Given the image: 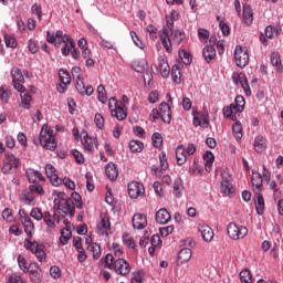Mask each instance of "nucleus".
<instances>
[{
    "instance_id": "0e129e2a",
    "label": "nucleus",
    "mask_w": 283,
    "mask_h": 283,
    "mask_svg": "<svg viewBox=\"0 0 283 283\" xmlns=\"http://www.w3.org/2000/svg\"><path fill=\"white\" fill-rule=\"evenodd\" d=\"M182 184L180 181H175L174 182V193L176 196V198H180L182 196Z\"/></svg>"
},
{
    "instance_id": "de8ad7c7",
    "label": "nucleus",
    "mask_w": 283,
    "mask_h": 283,
    "mask_svg": "<svg viewBox=\"0 0 283 283\" xmlns=\"http://www.w3.org/2000/svg\"><path fill=\"white\" fill-rule=\"evenodd\" d=\"M29 189H31V192L33 193L34 198H36V196H45V190L41 185H31L29 186Z\"/></svg>"
},
{
    "instance_id": "ea45409f",
    "label": "nucleus",
    "mask_w": 283,
    "mask_h": 283,
    "mask_svg": "<svg viewBox=\"0 0 283 283\" xmlns=\"http://www.w3.org/2000/svg\"><path fill=\"white\" fill-rule=\"evenodd\" d=\"M271 64L273 65V67L276 69L277 72L282 73L283 66H282V60L280 59L279 53L271 54Z\"/></svg>"
},
{
    "instance_id": "473e14b6",
    "label": "nucleus",
    "mask_w": 283,
    "mask_h": 283,
    "mask_svg": "<svg viewBox=\"0 0 283 283\" xmlns=\"http://www.w3.org/2000/svg\"><path fill=\"white\" fill-rule=\"evenodd\" d=\"M180 65L175 64L170 72L171 78L177 85H180L182 83V74L180 73Z\"/></svg>"
},
{
    "instance_id": "bf43d9fd",
    "label": "nucleus",
    "mask_w": 283,
    "mask_h": 283,
    "mask_svg": "<svg viewBox=\"0 0 283 283\" xmlns=\"http://www.w3.org/2000/svg\"><path fill=\"white\" fill-rule=\"evenodd\" d=\"M232 132L235 138H242V124L240 122L234 123L232 126Z\"/></svg>"
},
{
    "instance_id": "6ab92c4d",
    "label": "nucleus",
    "mask_w": 283,
    "mask_h": 283,
    "mask_svg": "<svg viewBox=\"0 0 283 283\" xmlns=\"http://www.w3.org/2000/svg\"><path fill=\"white\" fill-rule=\"evenodd\" d=\"M25 176L29 182H32L33 185H36L40 181H45V177H43L39 170H34L32 168L27 169Z\"/></svg>"
},
{
    "instance_id": "393cba45",
    "label": "nucleus",
    "mask_w": 283,
    "mask_h": 283,
    "mask_svg": "<svg viewBox=\"0 0 283 283\" xmlns=\"http://www.w3.org/2000/svg\"><path fill=\"white\" fill-rule=\"evenodd\" d=\"M176 160H177V165H179V167H181V165H185V163H187V150H186L185 146L180 145L177 147Z\"/></svg>"
},
{
    "instance_id": "69168bd1",
    "label": "nucleus",
    "mask_w": 283,
    "mask_h": 283,
    "mask_svg": "<svg viewBox=\"0 0 283 283\" xmlns=\"http://www.w3.org/2000/svg\"><path fill=\"white\" fill-rule=\"evenodd\" d=\"M4 43H6L7 48H17V39H14V36L6 34Z\"/></svg>"
},
{
    "instance_id": "20e7f679",
    "label": "nucleus",
    "mask_w": 283,
    "mask_h": 283,
    "mask_svg": "<svg viewBox=\"0 0 283 283\" xmlns=\"http://www.w3.org/2000/svg\"><path fill=\"white\" fill-rule=\"evenodd\" d=\"M24 248L28 251H31L33 255L39 260V262H45L46 260V254L45 251H43V245L39 244L36 241H30L28 239L24 240Z\"/></svg>"
},
{
    "instance_id": "72a5a7b5",
    "label": "nucleus",
    "mask_w": 283,
    "mask_h": 283,
    "mask_svg": "<svg viewBox=\"0 0 283 283\" xmlns=\"http://www.w3.org/2000/svg\"><path fill=\"white\" fill-rule=\"evenodd\" d=\"M114 255L106 254L105 258L99 260V266H103L104 269H109L111 271L114 270Z\"/></svg>"
},
{
    "instance_id": "c9c22d12",
    "label": "nucleus",
    "mask_w": 283,
    "mask_h": 283,
    "mask_svg": "<svg viewBox=\"0 0 283 283\" xmlns=\"http://www.w3.org/2000/svg\"><path fill=\"white\" fill-rule=\"evenodd\" d=\"M214 160H216V156H213V153L206 151V154L203 155V163H205L206 171H211Z\"/></svg>"
},
{
    "instance_id": "864d4df0",
    "label": "nucleus",
    "mask_w": 283,
    "mask_h": 283,
    "mask_svg": "<svg viewBox=\"0 0 283 283\" xmlns=\"http://www.w3.org/2000/svg\"><path fill=\"white\" fill-rule=\"evenodd\" d=\"M2 219L6 222H14V214H12V209L7 208L2 211Z\"/></svg>"
},
{
    "instance_id": "c756f323",
    "label": "nucleus",
    "mask_w": 283,
    "mask_h": 283,
    "mask_svg": "<svg viewBox=\"0 0 283 283\" xmlns=\"http://www.w3.org/2000/svg\"><path fill=\"white\" fill-rule=\"evenodd\" d=\"M191 260V249L184 248L178 253V263L179 264H187Z\"/></svg>"
},
{
    "instance_id": "7c9ffc66",
    "label": "nucleus",
    "mask_w": 283,
    "mask_h": 283,
    "mask_svg": "<svg viewBox=\"0 0 283 283\" xmlns=\"http://www.w3.org/2000/svg\"><path fill=\"white\" fill-rule=\"evenodd\" d=\"M243 22L245 25L253 23V10H251V6L249 4H243Z\"/></svg>"
},
{
    "instance_id": "a18cd8bd",
    "label": "nucleus",
    "mask_w": 283,
    "mask_h": 283,
    "mask_svg": "<svg viewBox=\"0 0 283 283\" xmlns=\"http://www.w3.org/2000/svg\"><path fill=\"white\" fill-rule=\"evenodd\" d=\"M97 98L99 101V103H107V91L105 90V86L104 85H99L97 87Z\"/></svg>"
},
{
    "instance_id": "a878e982",
    "label": "nucleus",
    "mask_w": 283,
    "mask_h": 283,
    "mask_svg": "<svg viewBox=\"0 0 283 283\" xmlns=\"http://www.w3.org/2000/svg\"><path fill=\"white\" fill-rule=\"evenodd\" d=\"M266 149V138L262 135H259L254 139V151L256 154H262Z\"/></svg>"
},
{
    "instance_id": "cd10ccee",
    "label": "nucleus",
    "mask_w": 283,
    "mask_h": 283,
    "mask_svg": "<svg viewBox=\"0 0 283 283\" xmlns=\"http://www.w3.org/2000/svg\"><path fill=\"white\" fill-rule=\"evenodd\" d=\"M35 199H36V197H34V195L30 188L22 190V192L20 195V200H21V202H24V205H32V201Z\"/></svg>"
},
{
    "instance_id": "2f4dec72",
    "label": "nucleus",
    "mask_w": 283,
    "mask_h": 283,
    "mask_svg": "<svg viewBox=\"0 0 283 283\" xmlns=\"http://www.w3.org/2000/svg\"><path fill=\"white\" fill-rule=\"evenodd\" d=\"M21 224L24 227V233L28 235V238H32V234L34 233V222H32V219L25 218L21 221Z\"/></svg>"
},
{
    "instance_id": "8fccbe9b",
    "label": "nucleus",
    "mask_w": 283,
    "mask_h": 283,
    "mask_svg": "<svg viewBox=\"0 0 283 283\" xmlns=\"http://www.w3.org/2000/svg\"><path fill=\"white\" fill-rule=\"evenodd\" d=\"M240 280L242 283H253V279L251 276V271L242 270L240 272Z\"/></svg>"
},
{
    "instance_id": "a19ab883",
    "label": "nucleus",
    "mask_w": 283,
    "mask_h": 283,
    "mask_svg": "<svg viewBox=\"0 0 283 283\" xmlns=\"http://www.w3.org/2000/svg\"><path fill=\"white\" fill-rule=\"evenodd\" d=\"M87 251H90V253H93V260H99V258H101V245H98V243L88 244Z\"/></svg>"
},
{
    "instance_id": "603ef678",
    "label": "nucleus",
    "mask_w": 283,
    "mask_h": 283,
    "mask_svg": "<svg viewBox=\"0 0 283 283\" xmlns=\"http://www.w3.org/2000/svg\"><path fill=\"white\" fill-rule=\"evenodd\" d=\"M18 264L23 273H28L30 271V266H28V261L23 255L18 256Z\"/></svg>"
},
{
    "instance_id": "4c0bfd02",
    "label": "nucleus",
    "mask_w": 283,
    "mask_h": 283,
    "mask_svg": "<svg viewBox=\"0 0 283 283\" xmlns=\"http://www.w3.org/2000/svg\"><path fill=\"white\" fill-rule=\"evenodd\" d=\"M128 147L133 154H140L145 149V145L140 140H130Z\"/></svg>"
},
{
    "instance_id": "c85d7f7f",
    "label": "nucleus",
    "mask_w": 283,
    "mask_h": 283,
    "mask_svg": "<svg viewBox=\"0 0 283 283\" xmlns=\"http://www.w3.org/2000/svg\"><path fill=\"white\" fill-rule=\"evenodd\" d=\"M111 114L117 118V120H125V118H127V112L125 111L124 104L116 106Z\"/></svg>"
},
{
    "instance_id": "9b49d317",
    "label": "nucleus",
    "mask_w": 283,
    "mask_h": 283,
    "mask_svg": "<svg viewBox=\"0 0 283 283\" xmlns=\"http://www.w3.org/2000/svg\"><path fill=\"white\" fill-rule=\"evenodd\" d=\"M143 193H145V186H143V184L137 181L128 184V195L130 198H139V196H143Z\"/></svg>"
},
{
    "instance_id": "2eb2a0df",
    "label": "nucleus",
    "mask_w": 283,
    "mask_h": 283,
    "mask_svg": "<svg viewBox=\"0 0 283 283\" xmlns=\"http://www.w3.org/2000/svg\"><path fill=\"white\" fill-rule=\"evenodd\" d=\"M156 69L160 72L163 78H169L171 69L169 67V63L167 62V59L163 56L158 57Z\"/></svg>"
},
{
    "instance_id": "37998d69",
    "label": "nucleus",
    "mask_w": 283,
    "mask_h": 283,
    "mask_svg": "<svg viewBox=\"0 0 283 283\" xmlns=\"http://www.w3.org/2000/svg\"><path fill=\"white\" fill-rule=\"evenodd\" d=\"M43 222L46 224L48 229H55L56 222H54V219L52 214L49 211L44 212V216L42 218Z\"/></svg>"
},
{
    "instance_id": "a211bd4d",
    "label": "nucleus",
    "mask_w": 283,
    "mask_h": 283,
    "mask_svg": "<svg viewBox=\"0 0 283 283\" xmlns=\"http://www.w3.org/2000/svg\"><path fill=\"white\" fill-rule=\"evenodd\" d=\"M83 134L82 145L85 151H94V147H98V139L90 137L86 132Z\"/></svg>"
},
{
    "instance_id": "b1692460",
    "label": "nucleus",
    "mask_w": 283,
    "mask_h": 283,
    "mask_svg": "<svg viewBox=\"0 0 283 283\" xmlns=\"http://www.w3.org/2000/svg\"><path fill=\"white\" fill-rule=\"evenodd\" d=\"M235 114H240V111H238L235 104H230L229 106L223 107V115L226 118L238 120V116Z\"/></svg>"
},
{
    "instance_id": "6e6d98bb",
    "label": "nucleus",
    "mask_w": 283,
    "mask_h": 283,
    "mask_svg": "<svg viewBox=\"0 0 283 283\" xmlns=\"http://www.w3.org/2000/svg\"><path fill=\"white\" fill-rule=\"evenodd\" d=\"M60 39H61V41L55 43V48H59V45H61V43L70 44L71 48H74V40H72V38H70V35L64 34Z\"/></svg>"
},
{
    "instance_id": "7ed1b4c3",
    "label": "nucleus",
    "mask_w": 283,
    "mask_h": 283,
    "mask_svg": "<svg viewBox=\"0 0 283 283\" xmlns=\"http://www.w3.org/2000/svg\"><path fill=\"white\" fill-rule=\"evenodd\" d=\"M170 32H174V18H167V25L164 27L159 33V39L166 52H171V39H169Z\"/></svg>"
},
{
    "instance_id": "f257e3e1",
    "label": "nucleus",
    "mask_w": 283,
    "mask_h": 283,
    "mask_svg": "<svg viewBox=\"0 0 283 283\" xmlns=\"http://www.w3.org/2000/svg\"><path fill=\"white\" fill-rule=\"evenodd\" d=\"M39 143L44 149L49 151H54L56 149V137L54 136V130L44 124L40 132Z\"/></svg>"
},
{
    "instance_id": "dca6fc26",
    "label": "nucleus",
    "mask_w": 283,
    "mask_h": 283,
    "mask_svg": "<svg viewBox=\"0 0 283 283\" xmlns=\"http://www.w3.org/2000/svg\"><path fill=\"white\" fill-rule=\"evenodd\" d=\"M252 187L254 193H262L264 191L262 175L258 171H252Z\"/></svg>"
},
{
    "instance_id": "c03bdc74",
    "label": "nucleus",
    "mask_w": 283,
    "mask_h": 283,
    "mask_svg": "<svg viewBox=\"0 0 283 283\" xmlns=\"http://www.w3.org/2000/svg\"><path fill=\"white\" fill-rule=\"evenodd\" d=\"M59 76L63 85H70V83H72V76H70V73L67 71L60 70Z\"/></svg>"
},
{
    "instance_id": "4d7b16f0",
    "label": "nucleus",
    "mask_w": 283,
    "mask_h": 283,
    "mask_svg": "<svg viewBox=\"0 0 283 283\" xmlns=\"http://www.w3.org/2000/svg\"><path fill=\"white\" fill-rule=\"evenodd\" d=\"M28 50L31 54H36V52H39V42H36V40L30 39L28 42Z\"/></svg>"
},
{
    "instance_id": "5fc2aeb1",
    "label": "nucleus",
    "mask_w": 283,
    "mask_h": 283,
    "mask_svg": "<svg viewBox=\"0 0 283 283\" xmlns=\"http://www.w3.org/2000/svg\"><path fill=\"white\" fill-rule=\"evenodd\" d=\"M94 123L98 129H103L105 127V118L101 113L95 114Z\"/></svg>"
},
{
    "instance_id": "f8f14e48",
    "label": "nucleus",
    "mask_w": 283,
    "mask_h": 283,
    "mask_svg": "<svg viewBox=\"0 0 283 283\" xmlns=\"http://www.w3.org/2000/svg\"><path fill=\"white\" fill-rule=\"evenodd\" d=\"M45 174L50 180V182L53 185V187H59L63 182L61 178H59V175H56V168L52 166V164H48L45 166Z\"/></svg>"
},
{
    "instance_id": "412c9836",
    "label": "nucleus",
    "mask_w": 283,
    "mask_h": 283,
    "mask_svg": "<svg viewBox=\"0 0 283 283\" xmlns=\"http://www.w3.org/2000/svg\"><path fill=\"white\" fill-rule=\"evenodd\" d=\"M198 231L201 233V238L205 242H211L213 240V229L208 224H199Z\"/></svg>"
},
{
    "instance_id": "4468645a",
    "label": "nucleus",
    "mask_w": 283,
    "mask_h": 283,
    "mask_svg": "<svg viewBox=\"0 0 283 283\" xmlns=\"http://www.w3.org/2000/svg\"><path fill=\"white\" fill-rule=\"evenodd\" d=\"M159 114L163 123L167 125L171 123V106L168 103L161 102L159 104Z\"/></svg>"
},
{
    "instance_id": "09e8293b",
    "label": "nucleus",
    "mask_w": 283,
    "mask_h": 283,
    "mask_svg": "<svg viewBox=\"0 0 283 283\" xmlns=\"http://www.w3.org/2000/svg\"><path fill=\"white\" fill-rule=\"evenodd\" d=\"M70 238H72V230L63 229L60 237L61 244H66L67 242H70Z\"/></svg>"
},
{
    "instance_id": "e433bc0d",
    "label": "nucleus",
    "mask_w": 283,
    "mask_h": 283,
    "mask_svg": "<svg viewBox=\"0 0 283 283\" xmlns=\"http://www.w3.org/2000/svg\"><path fill=\"white\" fill-rule=\"evenodd\" d=\"M255 195V209H256V213L259 216H262L264 213V197L262 196L261 192L259 193H254Z\"/></svg>"
},
{
    "instance_id": "f03ea898",
    "label": "nucleus",
    "mask_w": 283,
    "mask_h": 283,
    "mask_svg": "<svg viewBox=\"0 0 283 283\" xmlns=\"http://www.w3.org/2000/svg\"><path fill=\"white\" fill-rule=\"evenodd\" d=\"M53 209L56 210L62 218H65V216H71V218H74L76 207L74 206V200H72V198L57 202L56 199H54Z\"/></svg>"
},
{
    "instance_id": "5701e85b",
    "label": "nucleus",
    "mask_w": 283,
    "mask_h": 283,
    "mask_svg": "<svg viewBox=\"0 0 283 283\" xmlns=\"http://www.w3.org/2000/svg\"><path fill=\"white\" fill-rule=\"evenodd\" d=\"M30 273V280L33 281L34 283H40L41 282V270H39V265L36 263H32L30 265V270L28 271Z\"/></svg>"
},
{
    "instance_id": "6e6552de",
    "label": "nucleus",
    "mask_w": 283,
    "mask_h": 283,
    "mask_svg": "<svg viewBox=\"0 0 283 283\" xmlns=\"http://www.w3.org/2000/svg\"><path fill=\"white\" fill-rule=\"evenodd\" d=\"M232 81L234 85H240L247 96H251V86H249V81L247 80V74L234 72L232 74Z\"/></svg>"
},
{
    "instance_id": "680f3d73",
    "label": "nucleus",
    "mask_w": 283,
    "mask_h": 283,
    "mask_svg": "<svg viewBox=\"0 0 283 283\" xmlns=\"http://www.w3.org/2000/svg\"><path fill=\"white\" fill-rule=\"evenodd\" d=\"M22 107L24 109H30V103H32V96L28 93H24L22 96Z\"/></svg>"
},
{
    "instance_id": "e2e57ef3",
    "label": "nucleus",
    "mask_w": 283,
    "mask_h": 283,
    "mask_svg": "<svg viewBox=\"0 0 283 283\" xmlns=\"http://www.w3.org/2000/svg\"><path fill=\"white\" fill-rule=\"evenodd\" d=\"M189 175L190 176H202V168L193 163L192 167L189 168Z\"/></svg>"
},
{
    "instance_id": "0eeeda50",
    "label": "nucleus",
    "mask_w": 283,
    "mask_h": 283,
    "mask_svg": "<svg viewBox=\"0 0 283 283\" xmlns=\"http://www.w3.org/2000/svg\"><path fill=\"white\" fill-rule=\"evenodd\" d=\"M19 165H21L20 159L10 153H7L3 160L2 174H10L12 169L19 168Z\"/></svg>"
},
{
    "instance_id": "338daca9",
    "label": "nucleus",
    "mask_w": 283,
    "mask_h": 283,
    "mask_svg": "<svg viewBox=\"0 0 283 283\" xmlns=\"http://www.w3.org/2000/svg\"><path fill=\"white\" fill-rule=\"evenodd\" d=\"M159 98H160V93H158V91H151L148 94V102L151 103L153 105L155 103H158Z\"/></svg>"
},
{
    "instance_id": "774afa93",
    "label": "nucleus",
    "mask_w": 283,
    "mask_h": 283,
    "mask_svg": "<svg viewBox=\"0 0 283 283\" xmlns=\"http://www.w3.org/2000/svg\"><path fill=\"white\" fill-rule=\"evenodd\" d=\"M7 283H25V281H23V277H21V275L13 273L9 276Z\"/></svg>"
},
{
    "instance_id": "1a4fd4ad",
    "label": "nucleus",
    "mask_w": 283,
    "mask_h": 283,
    "mask_svg": "<svg viewBox=\"0 0 283 283\" xmlns=\"http://www.w3.org/2000/svg\"><path fill=\"white\" fill-rule=\"evenodd\" d=\"M113 270L117 275H129L132 273V265L125 259H117L114 261Z\"/></svg>"
},
{
    "instance_id": "423d86ee",
    "label": "nucleus",
    "mask_w": 283,
    "mask_h": 283,
    "mask_svg": "<svg viewBox=\"0 0 283 283\" xmlns=\"http://www.w3.org/2000/svg\"><path fill=\"white\" fill-rule=\"evenodd\" d=\"M228 235L231 238V240H242L243 238H247L249 234V229L244 226L238 227V224L231 222L228 224Z\"/></svg>"
},
{
    "instance_id": "49530a36",
    "label": "nucleus",
    "mask_w": 283,
    "mask_h": 283,
    "mask_svg": "<svg viewBox=\"0 0 283 283\" xmlns=\"http://www.w3.org/2000/svg\"><path fill=\"white\" fill-rule=\"evenodd\" d=\"M179 57L184 65H191V62L193 61V57L187 51H179Z\"/></svg>"
},
{
    "instance_id": "79ce46f5",
    "label": "nucleus",
    "mask_w": 283,
    "mask_h": 283,
    "mask_svg": "<svg viewBox=\"0 0 283 283\" xmlns=\"http://www.w3.org/2000/svg\"><path fill=\"white\" fill-rule=\"evenodd\" d=\"M232 105H234L237 111H239V113L242 114V112H244V105H247V102L244 101V96L237 95L234 103H232Z\"/></svg>"
},
{
    "instance_id": "bb28decb",
    "label": "nucleus",
    "mask_w": 283,
    "mask_h": 283,
    "mask_svg": "<svg viewBox=\"0 0 283 283\" xmlns=\"http://www.w3.org/2000/svg\"><path fill=\"white\" fill-rule=\"evenodd\" d=\"M105 175L109 180H116V178H118V168L116 167V164L109 163L105 167Z\"/></svg>"
},
{
    "instance_id": "3c124183",
    "label": "nucleus",
    "mask_w": 283,
    "mask_h": 283,
    "mask_svg": "<svg viewBox=\"0 0 283 283\" xmlns=\"http://www.w3.org/2000/svg\"><path fill=\"white\" fill-rule=\"evenodd\" d=\"M44 212L41 210V208H33L31 210V218L33 220H36L38 222H41L43 220Z\"/></svg>"
},
{
    "instance_id": "f704fd0d",
    "label": "nucleus",
    "mask_w": 283,
    "mask_h": 283,
    "mask_svg": "<svg viewBox=\"0 0 283 283\" xmlns=\"http://www.w3.org/2000/svg\"><path fill=\"white\" fill-rule=\"evenodd\" d=\"M203 59L207 63H211L216 59V49L213 46H206L202 51Z\"/></svg>"
},
{
    "instance_id": "052dcab7",
    "label": "nucleus",
    "mask_w": 283,
    "mask_h": 283,
    "mask_svg": "<svg viewBox=\"0 0 283 283\" xmlns=\"http://www.w3.org/2000/svg\"><path fill=\"white\" fill-rule=\"evenodd\" d=\"M10 90L3 86L0 88V99L2 101V103H8V101H10Z\"/></svg>"
},
{
    "instance_id": "f3484780",
    "label": "nucleus",
    "mask_w": 283,
    "mask_h": 283,
    "mask_svg": "<svg viewBox=\"0 0 283 283\" xmlns=\"http://www.w3.org/2000/svg\"><path fill=\"white\" fill-rule=\"evenodd\" d=\"M133 229L143 230L147 227V214L136 213L132 218Z\"/></svg>"
},
{
    "instance_id": "9d476101",
    "label": "nucleus",
    "mask_w": 283,
    "mask_h": 283,
    "mask_svg": "<svg viewBox=\"0 0 283 283\" xmlns=\"http://www.w3.org/2000/svg\"><path fill=\"white\" fill-rule=\"evenodd\" d=\"M221 191L224 193V196H231V193H234L235 191V188H233V184H231V176L227 172L221 174Z\"/></svg>"
},
{
    "instance_id": "39448f33",
    "label": "nucleus",
    "mask_w": 283,
    "mask_h": 283,
    "mask_svg": "<svg viewBox=\"0 0 283 283\" xmlns=\"http://www.w3.org/2000/svg\"><path fill=\"white\" fill-rule=\"evenodd\" d=\"M234 62L238 67L243 70L249 65V51L242 45H237L234 49Z\"/></svg>"
},
{
    "instance_id": "ddd939ff",
    "label": "nucleus",
    "mask_w": 283,
    "mask_h": 283,
    "mask_svg": "<svg viewBox=\"0 0 283 283\" xmlns=\"http://www.w3.org/2000/svg\"><path fill=\"white\" fill-rule=\"evenodd\" d=\"M112 229V223L107 216H102L101 221L97 223V233L98 235H109Z\"/></svg>"
},
{
    "instance_id": "58836bf2",
    "label": "nucleus",
    "mask_w": 283,
    "mask_h": 283,
    "mask_svg": "<svg viewBox=\"0 0 283 283\" xmlns=\"http://www.w3.org/2000/svg\"><path fill=\"white\" fill-rule=\"evenodd\" d=\"M11 76L13 78L12 83H25V77L19 67H13L11 70Z\"/></svg>"
},
{
    "instance_id": "aec40b11",
    "label": "nucleus",
    "mask_w": 283,
    "mask_h": 283,
    "mask_svg": "<svg viewBox=\"0 0 283 283\" xmlns=\"http://www.w3.org/2000/svg\"><path fill=\"white\" fill-rule=\"evenodd\" d=\"M155 220L158 224H168L171 221V214L166 208H161L156 212Z\"/></svg>"
},
{
    "instance_id": "4be33fe9",
    "label": "nucleus",
    "mask_w": 283,
    "mask_h": 283,
    "mask_svg": "<svg viewBox=\"0 0 283 283\" xmlns=\"http://www.w3.org/2000/svg\"><path fill=\"white\" fill-rule=\"evenodd\" d=\"M169 39H170V52H171L172 45H180V43L185 41V33L179 30L172 31L170 32Z\"/></svg>"
},
{
    "instance_id": "13d9d810",
    "label": "nucleus",
    "mask_w": 283,
    "mask_h": 283,
    "mask_svg": "<svg viewBox=\"0 0 283 283\" xmlns=\"http://www.w3.org/2000/svg\"><path fill=\"white\" fill-rule=\"evenodd\" d=\"M151 139L154 147H156L157 149L163 147V136L160 135V133H155Z\"/></svg>"
}]
</instances>
